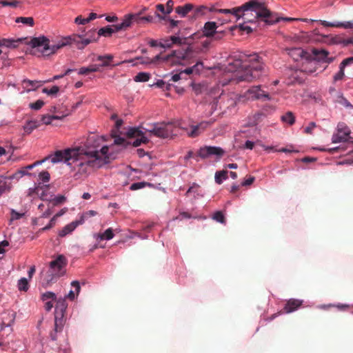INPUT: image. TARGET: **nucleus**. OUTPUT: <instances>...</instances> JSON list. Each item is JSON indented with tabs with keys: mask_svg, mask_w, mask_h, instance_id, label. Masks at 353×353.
<instances>
[{
	"mask_svg": "<svg viewBox=\"0 0 353 353\" xmlns=\"http://www.w3.org/2000/svg\"><path fill=\"white\" fill-rule=\"evenodd\" d=\"M229 81L250 82L258 79L266 73L264 63L261 61L260 57L256 54L250 55H241L239 59L229 63L225 68Z\"/></svg>",
	"mask_w": 353,
	"mask_h": 353,
	"instance_id": "nucleus-1",
	"label": "nucleus"
},
{
	"mask_svg": "<svg viewBox=\"0 0 353 353\" xmlns=\"http://www.w3.org/2000/svg\"><path fill=\"white\" fill-rule=\"evenodd\" d=\"M219 12L230 14L236 20L243 18L244 22H254L257 19H261L268 25L278 23L279 18L276 12H271L263 2L259 0H250L241 6L232 9H219Z\"/></svg>",
	"mask_w": 353,
	"mask_h": 353,
	"instance_id": "nucleus-2",
	"label": "nucleus"
},
{
	"mask_svg": "<svg viewBox=\"0 0 353 353\" xmlns=\"http://www.w3.org/2000/svg\"><path fill=\"white\" fill-rule=\"evenodd\" d=\"M95 40L94 38H83L81 34H74L63 39L57 44L54 45H50L49 39L44 36L32 38L28 44L32 48L40 52L43 56H49L67 45L74 44L78 49H83L86 46Z\"/></svg>",
	"mask_w": 353,
	"mask_h": 353,
	"instance_id": "nucleus-3",
	"label": "nucleus"
},
{
	"mask_svg": "<svg viewBox=\"0 0 353 353\" xmlns=\"http://www.w3.org/2000/svg\"><path fill=\"white\" fill-rule=\"evenodd\" d=\"M104 139L102 137H99L95 134H91L88 136L84 147H77L81 152L85 155L94 158H102L103 161L110 163L112 159L111 154L109 153V147L102 145Z\"/></svg>",
	"mask_w": 353,
	"mask_h": 353,
	"instance_id": "nucleus-4",
	"label": "nucleus"
},
{
	"mask_svg": "<svg viewBox=\"0 0 353 353\" xmlns=\"http://www.w3.org/2000/svg\"><path fill=\"white\" fill-rule=\"evenodd\" d=\"M74 162L77 163L76 166L77 168V171L74 174L76 179L86 176L91 169L99 168L108 163V162L103 161L102 158H94L88 155L85 156L79 150L78 156H77L73 161V163Z\"/></svg>",
	"mask_w": 353,
	"mask_h": 353,
	"instance_id": "nucleus-5",
	"label": "nucleus"
},
{
	"mask_svg": "<svg viewBox=\"0 0 353 353\" xmlns=\"http://www.w3.org/2000/svg\"><path fill=\"white\" fill-rule=\"evenodd\" d=\"M68 307L65 299H59L55 305L54 329L50 332V336L52 341L57 340V333L62 331L64 325V314Z\"/></svg>",
	"mask_w": 353,
	"mask_h": 353,
	"instance_id": "nucleus-6",
	"label": "nucleus"
},
{
	"mask_svg": "<svg viewBox=\"0 0 353 353\" xmlns=\"http://www.w3.org/2000/svg\"><path fill=\"white\" fill-rule=\"evenodd\" d=\"M185 49L173 50L170 54L165 57V60H169L174 64H181L182 61L190 60L195 57L199 51L190 43Z\"/></svg>",
	"mask_w": 353,
	"mask_h": 353,
	"instance_id": "nucleus-7",
	"label": "nucleus"
},
{
	"mask_svg": "<svg viewBox=\"0 0 353 353\" xmlns=\"http://www.w3.org/2000/svg\"><path fill=\"white\" fill-rule=\"evenodd\" d=\"M79 150L77 148H68L63 150H57L54 154L49 155L45 158L42 161H45L47 159H50L52 163H57L64 161L68 165H71L70 161H74V158L78 156Z\"/></svg>",
	"mask_w": 353,
	"mask_h": 353,
	"instance_id": "nucleus-8",
	"label": "nucleus"
},
{
	"mask_svg": "<svg viewBox=\"0 0 353 353\" xmlns=\"http://www.w3.org/2000/svg\"><path fill=\"white\" fill-rule=\"evenodd\" d=\"M176 127L172 123H155L152 126V134L160 138H168L176 135Z\"/></svg>",
	"mask_w": 353,
	"mask_h": 353,
	"instance_id": "nucleus-9",
	"label": "nucleus"
},
{
	"mask_svg": "<svg viewBox=\"0 0 353 353\" xmlns=\"http://www.w3.org/2000/svg\"><path fill=\"white\" fill-rule=\"evenodd\" d=\"M142 127L131 128L127 132V136L130 138L137 137L132 143L134 147H138L141 143H147L149 142L148 139L144 135L143 132L141 130Z\"/></svg>",
	"mask_w": 353,
	"mask_h": 353,
	"instance_id": "nucleus-10",
	"label": "nucleus"
},
{
	"mask_svg": "<svg viewBox=\"0 0 353 353\" xmlns=\"http://www.w3.org/2000/svg\"><path fill=\"white\" fill-rule=\"evenodd\" d=\"M67 260L63 255H59L58 257L50 263V275L60 276L63 268L66 265Z\"/></svg>",
	"mask_w": 353,
	"mask_h": 353,
	"instance_id": "nucleus-11",
	"label": "nucleus"
},
{
	"mask_svg": "<svg viewBox=\"0 0 353 353\" xmlns=\"http://www.w3.org/2000/svg\"><path fill=\"white\" fill-rule=\"evenodd\" d=\"M224 150L216 146H205L201 148L199 151V156L203 159L208 158L210 156L215 155L220 158L224 154Z\"/></svg>",
	"mask_w": 353,
	"mask_h": 353,
	"instance_id": "nucleus-12",
	"label": "nucleus"
},
{
	"mask_svg": "<svg viewBox=\"0 0 353 353\" xmlns=\"http://www.w3.org/2000/svg\"><path fill=\"white\" fill-rule=\"evenodd\" d=\"M350 133V130L344 123L338 124V132L332 136L333 143L345 142L347 140Z\"/></svg>",
	"mask_w": 353,
	"mask_h": 353,
	"instance_id": "nucleus-13",
	"label": "nucleus"
},
{
	"mask_svg": "<svg viewBox=\"0 0 353 353\" xmlns=\"http://www.w3.org/2000/svg\"><path fill=\"white\" fill-rule=\"evenodd\" d=\"M137 17V14H129L125 15L121 23L114 24L111 26L112 30H113V33L126 30L131 26L132 23L133 22V19Z\"/></svg>",
	"mask_w": 353,
	"mask_h": 353,
	"instance_id": "nucleus-14",
	"label": "nucleus"
},
{
	"mask_svg": "<svg viewBox=\"0 0 353 353\" xmlns=\"http://www.w3.org/2000/svg\"><path fill=\"white\" fill-rule=\"evenodd\" d=\"M211 124L212 123L210 121H202L197 125H191L190 130L187 132L188 137L194 138L199 136L208 128Z\"/></svg>",
	"mask_w": 353,
	"mask_h": 353,
	"instance_id": "nucleus-15",
	"label": "nucleus"
},
{
	"mask_svg": "<svg viewBox=\"0 0 353 353\" xmlns=\"http://www.w3.org/2000/svg\"><path fill=\"white\" fill-rule=\"evenodd\" d=\"M312 53L314 56V59L319 62L330 63L334 59V57H329V52L324 49L313 48Z\"/></svg>",
	"mask_w": 353,
	"mask_h": 353,
	"instance_id": "nucleus-16",
	"label": "nucleus"
},
{
	"mask_svg": "<svg viewBox=\"0 0 353 353\" xmlns=\"http://www.w3.org/2000/svg\"><path fill=\"white\" fill-rule=\"evenodd\" d=\"M113 34V30H112V27L110 26H105L104 28H101L99 30L97 36L96 37V33L94 31H90L88 32L85 36H83V38H90V39H95L96 41L99 36L103 37H110Z\"/></svg>",
	"mask_w": 353,
	"mask_h": 353,
	"instance_id": "nucleus-17",
	"label": "nucleus"
},
{
	"mask_svg": "<svg viewBox=\"0 0 353 353\" xmlns=\"http://www.w3.org/2000/svg\"><path fill=\"white\" fill-rule=\"evenodd\" d=\"M249 94L252 97L256 99L270 100V95L264 90H261L260 86H253L248 90Z\"/></svg>",
	"mask_w": 353,
	"mask_h": 353,
	"instance_id": "nucleus-18",
	"label": "nucleus"
},
{
	"mask_svg": "<svg viewBox=\"0 0 353 353\" xmlns=\"http://www.w3.org/2000/svg\"><path fill=\"white\" fill-rule=\"evenodd\" d=\"M196 33L192 34L190 37H181L179 36V32L175 35L170 37L171 43L174 46L175 44L182 46L189 44V39H195L199 38Z\"/></svg>",
	"mask_w": 353,
	"mask_h": 353,
	"instance_id": "nucleus-19",
	"label": "nucleus"
},
{
	"mask_svg": "<svg viewBox=\"0 0 353 353\" xmlns=\"http://www.w3.org/2000/svg\"><path fill=\"white\" fill-rule=\"evenodd\" d=\"M303 301L299 299H291L288 300L283 307V312L291 313L296 310L301 305Z\"/></svg>",
	"mask_w": 353,
	"mask_h": 353,
	"instance_id": "nucleus-20",
	"label": "nucleus"
},
{
	"mask_svg": "<svg viewBox=\"0 0 353 353\" xmlns=\"http://www.w3.org/2000/svg\"><path fill=\"white\" fill-rule=\"evenodd\" d=\"M217 28L216 23L214 21L206 22L203 29L202 36L207 37H212Z\"/></svg>",
	"mask_w": 353,
	"mask_h": 353,
	"instance_id": "nucleus-21",
	"label": "nucleus"
},
{
	"mask_svg": "<svg viewBox=\"0 0 353 353\" xmlns=\"http://www.w3.org/2000/svg\"><path fill=\"white\" fill-rule=\"evenodd\" d=\"M219 10H216L213 8H208L207 6H200L195 9L193 8V17L196 19L199 17H201L205 14L208 12H213V11H218Z\"/></svg>",
	"mask_w": 353,
	"mask_h": 353,
	"instance_id": "nucleus-22",
	"label": "nucleus"
},
{
	"mask_svg": "<svg viewBox=\"0 0 353 353\" xmlns=\"http://www.w3.org/2000/svg\"><path fill=\"white\" fill-rule=\"evenodd\" d=\"M194 6L192 3H186L184 6H177L175 12L182 17H185L190 12L192 11Z\"/></svg>",
	"mask_w": 353,
	"mask_h": 353,
	"instance_id": "nucleus-23",
	"label": "nucleus"
},
{
	"mask_svg": "<svg viewBox=\"0 0 353 353\" xmlns=\"http://www.w3.org/2000/svg\"><path fill=\"white\" fill-rule=\"evenodd\" d=\"M97 17H102V15L98 16L97 14L91 12L88 18H83L81 15L77 16L74 19V22L77 24L84 25L97 19Z\"/></svg>",
	"mask_w": 353,
	"mask_h": 353,
	"instance_id": "nucleus-24",
	"label": "nucleus"
},
{
	"mask_svg": "<svg viewBox=\"0 0 353 353\" xmlns=\"http://www.w3.org/2000/svg\"><path fill=\"white\" fill-rule=\"evenodd\" d=\"M80 224L79 221L72 222L70 224L65 225L63 228L61 230H60L59 235L61 237H63L66 236L67 234L71 233L74 229L77 228V226Z\"/></svg>",
	"mask_w": 353,
	"mask_h": 353,
	"instance_id": "nucleus-25",
	"label": "nucleus"
},
{
	"mask_svg": "<svg viewBox=\"0 0 353 353\" xmlns=\"http://www.w3.org/2000/svg\"><path fill=\"white\" fill-rule=\"evenodd\" d=\"M22 40L23 39H19L17 40L3 39L0 40V46L14 48L17 46V43L21 42Z\"/></svg>",
	"mask_w": 353,
	"mask_h": 353,
	"instance_id": "nucleus-26",
	"label": "nucleus"
},
{
	"mask_svg": "<svg viewBox=\"0 0 353 353\" xmlns=\"http://www.w3.org/2000/svg\"><path fill=\"white\" fill-rule=\"evenodd\" d=\"M68 114H63L61 116L59 115H43L41 117V121L46 125H49L52 123V120L54 119H62L65 117H66Z\"/></svg>",
	"mask_w": 353,
	"mask_h": 353,
	"instance_id": "nucleus-27",
	"label": "nucleus"
},
{
	"mask_svg": "<svg viewBox=\"0 0 353 353\" xmlns=\"http://www.w3.org/2000/svg\"><path fill=\"white\" fill-rule=\"evenodd\" d=\"M281 119L283 123H288L290 125H293L295 122V117L294 114L290 111H288L282 115Z\"/></svg>",
	"mask_w": 353,
	"mask_h": 353,
	"instance_id": "nucleus-28",
	"label": "nucleus"
},
{
	"mask_svg": "<svg viewBox=\"0 0 353 353\" xmlns=\"http://www.w3.org/2000/svg\"><path fill=\"white\" fill-rule=\"evenodd\" d=\"M352 42V39H345L339 36H335L332 38V43L334 44H342L344 46H347Z\"/></svg>",
	"mask_w": 353,
	"mask_h": 353,
	"instance_id": "nucleus-29",
	"label": "nucleus"
},
{
	"mask_svg": "<svg viewBox=\"0 0 353 353\" xmlns=\"http://www.w3.org/2000/svg\"><path fill=\"white\" fill-rule=\"evenodd\" d=\"M39 126V123L37 121H29L23 127L25 132L28 134H30L34 129Z\"/></svg>",
	"mask_w": 353,
	"mask_h": 353,
	"instance_id": "nucleus-30",
	"label": "nucleus"
},
{
	"mask_svg": "<svg viewBox=\"0 0 353 353\" xmlns=\"http://www.w3.org/2000/svg\"><path fill=\"white\" fill-rule=\"evenodd\" d=\"M228 172L227 170H222L216 172L215 174V181L218 184H221L223 180L228 179Z\"/></svg>",
	"mask_w": 353,
	"mask_h": 353,
	"instance_id": "nucleus-31",
	"label": "nucleus"
},
{
	"mask_svg": "<svg viewBox=\"0 0 353 353\" xmlns=\"http://www.w3.org/2000/svg\"><path fill=\"white\" fill-rule=\"evenodd\" d=\"M156 9H157V12H156V16L160 19V20H166V17L165 16H163L161 14H160L159 13V12H160L161 14L165 15V14H168L167 12H166V8L165 7V6L163 4H157L156 6Z\"/></svg>",
	"mask_w": 353,
	"mask_h": 353,
	"instance_id": "nucleus-32",
	"label": "nucleus"
},
{
	"mask_svg": "<svg viewBox=\"0 0 353 353\" xmlns=\"http://www.w3.org/2000/svg\"><path fill=\"white\" fill-rule=\"evenodd\" d=\"M114 237V233L112 228L107 229L103 233L98 234V238L101 240H110Z\"/></svg>",
	"mask_w": 353,
	"mask_h": 353,
	"instance_id": "nucleus-33",
	"label": "nucleus"
},
{
	"mask_svg": "<svg viewBox=\"0 0 353 353\" xmlns=\"http://www.w3.org/2000/svg\"><path fill=\"white\" fill-rule=\"evenodd\" d=\"M150 78V74L148 72H139L134 78L137 82H146Z\"/></svg>",
	"mask_w": 353,
	"mask_h": 353,
	"instance_id": "nucleus-34",
	"label": "nucleus"
},
{
	"mask_svg": "<svg viewBox=\"0 0 353 353\" xmlns=\"http://www.w3.org/2000/svg\"><path fill=\"white\" fill-rule=\"evenodd\" d=\"M8 178L4 177L0 183V196H1L5 192L9 191L11 188L10 183L7 181Z\"/></svg>",
	"mask_w": 353,
	"mask_h": 353,
	"instance_id": "nucleus-35",
	"label": "nucleus"
},
{
	"mask_svg": "<svg viewBox=\"0 0 353 353\" xmlns=\"http://www.w3.org/2000/svg\"><path fill=\"white\" fill-rule=\"evenodd\" d=\"M18 288L20 291L26 292L29 288V285L27 279L21 278L18 281Z\"/></svg>",
	"mask_w": 353,
	"mask_h": 353,
	"instance_id": "nucleus-36",
	"label": "nucleus"
},
{
	"mask_svg": "<svg viewBox=\"0 0 353 353\" xmlns=\"http://www.w3.org/2000/svg\"><path fill=\"white\" fill-rule=\"evenodd\" d=\"M16 22L28 24L30 26H34V19L32 17H17L16 19Z\"/></svg>",
	"mask_w": 353,
	"mask_h": 353,
	"instance_id": "nucleus-37",
	"label": "nucleus"
},
{
	"mask_svg": "<svg viewBox=\"0 0 353 353\" xmlns=\"http://www.w3.org/2000/svg\"><path fill=\"white\" fill-rule=\"evenodd\" d=\"M112 59L113 57L112 55L108 54L105 56H99L97 60L102 61L101 66H108L110 65V62Z\"/></svg>",
	"mask_w": 353,
	"mask_h": 353,
	"instance_id": "nucleus-38",
	"label": "nucleus"
},
{
	"mask_svg": "<svg viewBox=\"0 0 353 353\" xmlns=\"http://www.w3.org/2000/svg\"><path fill=\"white\" fill-rule=\"evenodd\" d=\"M138 15V17L133 19V21H136L137 23H141L142 22H152L153 21V17L148 15L145 17H140V13L137 14Z\"/></svg>",
	"mask_w": 353,
	"mask_h": 353,
	"instance_id": "nucleus-39",
	"label": "nucleus"
},
{
	"mask_svg": "<svg viewBox=\"0 0 353 353\" xmlns=\"http://www.w3.org/2000/svg\"><path fill=\"white\" fill-rule=\"evenodd\" d=\"M114 137V143L115 145H122L123 146L124 148L126 147L128 145H129L130 143L126 141V140L123 138V137H121L119 136H112Z\"/></svg>",
	"mask_w": 353,
	"mask_h": 353,
	"instance_id": "nucleus-40",
	"label": "nucleus"
},
{
	"mask_svg": "<svg viewBox=\"0 0 353 353\" xmlns=\"http://www.w3.org/2000/svg\"><path fill=\"white\" fill-rule=\"evenodd\" d=\"M199 191H200V186L198 184H196V183H193L192 185H191L188 188V190L186 192L185 194L188 196L190 193H194V194H196L198 196L199 195L202 196V194H200Z\"/></svg>",
	"mask_w": 353,
	"mask_h": 353,
	"instance_id": "nucleus-41",
	"label": "nucleus"
},
{
	"mask_svg": "<svg viewBox=\"0 0 353 353\" xmlns=\"http://www.w3.org/2000/svg\"><path fill=\"white\" fill-rule=\"evenodd\" d=\"M97 214V212L94 210L87 211L82 214L80 221H79V223L80 224H81L84 222L85 220L88 219V218H90L91 216H94Z\"/></svg>",
	"mask_w": 353,
	"mask_h": 353,
	"instance_id": "nucleus-42",
	"label": "nucleus"
},
{
	"mask_svg": "<svg viewBox=\"0 0 353 353\" xmlns=\"http://www.w3.org/2000/svg\"><path fill=\"white\" fill-rule=\"evenodd\" d=\"M212 219L221 223H225V216L221 211H216L212 216Z\"/></svg>",
	"mask_w": 353,
	"mask_h": 353,
	"instance_id": "nucleus-43",
	"label": "nucleus"
},
{
	"mask_svg": "<svg viewBox=\"0 0 353 353\" xmlns=\"http://www.w3.org/2000/svg\"><path fill=\"white\" fill-rule=\"evenodd\" d=\"M23 84H26L27 85H30L32 87V90H36L39 88L41 84V81H32L29 79H24L23 81Z\"/></svg>",
	"mask_w": 353,
	"mask_h": 353,
	"instance_id": "nucleus-44",
	"label": "nucleus"
},
{
	"mask_svg": "<svg viewBox=\"0 0 353 353\" xmlns=\"http://www.w3.org/2000/svg\"><path fill=\"white\" fill-rule=\"evenodd\" d=\"M155 85L158 87V88H163V89H165L166 90H170L171 89V87L172 86V84L169 83H166L165 81H164L163 80H158L157 81V83H155Z\"/></svg>",
	"mask_w": 353,
	"mask_h": 353,
	"instance_id": "nucleus-45",
	"label": "nucleus"
},
{
	"mask_svg": "<svg viewBox=\"0 0 353 353\" xmlns=\"http://www.w3.org/2000/svg\"><path fill=\"white\" fill-rule=\"evenodd\" d=\"M41 299L43 301H54L56 300V294L52 292H46L41 295Z\"/></svg>",
	"mask_w": 353,
	"mask_h": 353,
	"instance_id": "nucleus-46",
	"label": "nucleus"
},
{
	"mask_svg": "<svg viewBox=\"0 0 353 353\" xmlns=\"http://www.w3.org/2000/svg\"><path fill=\"white\" fill-rule=\"evenodd\" d=\"M59 91V87L57 85L52 86L50 89L44 88L42 92L48 95H54Z\"/></svg>",
	"mask_w": 353,
	"mask_h": 353,
	"instance_id": "nucleus-47",
	"label": "nucleus"
},
{
	"mask_svg": "<svg viewBox=\"0 0 353 353\" xmlns=\"http://www.w3.org/2000/svg\"><path fill=\"white\" fill-rule=\"evenodd\" d=\"M19 2L17 1H9V0H1L0 1V4L3 6H10L12 8H16L18 6Z\"/></svg>",
	"mask_w": 353,
	"mask_h": 353,
	"instance_id": "nucleus-48",
	"label": "nucleus"
},
{
	"mask_svg": "<svg viewBox=\"0 0 353 353\" xmlns=\"http://www.w3.org/2000/svg\"><path fill=\"white\" fill-rule=\"evenodd\" d=\"M43 105H44V102L42 100L39 99L34 103H30L29 107L31 109L38 110L41 109L43 106Z\"/></svg>",
	"mask_w": 353,
	"mask_h": 353,
	"instance_id": "nucleus-49",
	"label": "nucleus"
},
{
	"mask_svg": "<svg viewBox=\"0 0 353 353\" xmlns=\"http://www.w3.org/2000/svg\"><path fill=\"white\" fill-rule=\"evenodd\" d=\"M321 25L325 27H344V23H332L327 21H320Z\"/></svg>",
	"mask_w": 353,
	"mask_h": 353,
	"instance_id": "nucleus-50",
	"label": "nucleus"
},
{
	"mask_svg": "<svg viewBox=\"0 0 353 353\" xmlns=\"http://www.w3.org/2000/svg\"><path fill=\"white\" fill-rule=\"evenodd\" d=\"M11 218L10 219V222L11 223L14 220H18L22 218L24 216L23 213H19L15 211L14 210H11Z\"/></svg>",
	"mask_w": 353,
	"mask_h": 353,
	"instance_id": "nucleus-51",
	"label": "nucleus"
},
{
	"mask_svg": "<svg viewBox=\"0 0 353 353\" xmlns=\"http://www.w3.org/2000/svg\"><path fill=\"white\" fill-rule=\"evenodd\" d=\"M338 102L346 108L353 109V105H352L345 97L342 96L339 97Z\"/></svg>",
	"mask_w": 353,
	"mask_h": 353,
	"instance_id": "nucleus-52",
	"label": "nucleus"
},
{
	"mask_svg": "<svg viewBox=\"0 0 353 353\" xmlns=\"http://www.w3.org/2000/svg\"><path fill=\"white\" fill-rule=\"evenodd\" d=\"M344 68H341V65L340 64L339 65V71L334 76V81H339V80H341L345 74H344Z\"/></svg>",
	"mask_w": 353,
	"mask_h": 353,
	"instance_id": "nucleus-53",
	"label": "nucleus"
},
{
	"mask_svg": "<svg viewBox=\"0 0 353 353\" xmlns=\"http://www.w3.org/2000/svg\"><path fill=\"white\" fill-rule=\"evenodd\" d=\"M165 56H162L161 53L159 54H157L154 58L150 59V63L151 64H155L159 61H162L163 62L169 61V60H165Z\"/></svg>",
	"mask_w": 353,
	"mask_h": 353,
	"instance_id": "nucleus-54",
	"label": "nucleus"
},
{
	"mask_svg": "<svg viewBox=\"0 0 353 353\" xmlns=\"http://www.w3.org/2000/svg\"><path fill=\"white\" fill-rule=\"evenodd\" d=\"M159 46L163 48H170L173 46V45L171 43V40L170 37L168 39H165L163 40V42H160L159 43Z\"/></svg>",
	"mask_w": 353,
	"mask_h": 353,
	"instance_id": "nucleus-55",
	"label": "nucleus"
},
{
	"mask_svg": "<svg viewBox=\"0 0 353 353\" xmlns=\"http://www.w3.org/2000/svg\"><path fill=\"white\" fill-rule=\"evenodd\" d=\"M37 195L39 196L41 199L43 200V201H51V198L52 197V195H50L49 196L48 194L45 192V191L43 189L39 192V194H37Z\"/></svg>",
	"mask_w": 353,
	"mask_h": 353,
	"instance_id": "nucleus-56",
	"label": "nucleus"
},
{
	"mask_svg": "<svg viewBox=\"0 0 353 353\" xmlns=\"http://www.w3.org/2000/svg\"><path fill=\"white\" fill-rule=\"evenodd\" d=\"M199 65H202V63H201V62H198V63H196L193 67L186 68L185 70L182 71L181 72H183V74H190L193 73V72L196 70V68Z\"/></svg>",
	"mask_w": 353,
	"mask_h": 353,
	"instance_id": "nucleus-57",
	"label": "nucleus"
},
{
	"mask_svg": "<svg viewBox=\"0 0 353 353\" xmlns=\"http://www.w3.org/2000/svg\"><path fill=\"white\" fill-rule=\"evenodd\" d=\"M50 174L47 171L41 172L39 174V179L43 181V182H48L50 181Z\"/></svg>",
	"mask_w": 353,
	"mask_h": 353,
	"instance_id": "nucleus-58",
	"label": "nucleus"
},
{
	"mask_svg": "<svg viewBox=\"0 0 353 353\" xmlns=\"http://www.w3.org/2000/svg\"><path fill=\"white\" fill-rule=\"evenodd\" d=\"M42 190V187L38 186L35 188H29L28 195L32 196L34 194H39V192Z\"/></svg>",
	"mask_w": 353,
	"mask_h": 353,
	"instance_id": "nucleus-59",
	"label": "nucleus"
},
{
	"mask_svg": "<svg viewBox=\"0 0 353 353\" xmlns=\"http://www.w3.org/2000/svg\"><path fill=\"white\" fill-rule=\"evenodd\" d=\"M64 200H65V197L63 196H57L52 199H51L50 202L52 203L53 205H56L63 203L64 201Z\"/></svg>",
	"mask_w": 353,
	"mask_h": 353,
	"instance_id": "nucleus-60",
	"label": "nucleus"
},
{
	"mask_svg": "<svg viewBox=\"0 0 353 353\" xmlns=\"http://www.w3.org/2000/svg\"><path fill=\"white\" fill-rule=\"evenodd\" d=\"M145 187V183L143 182H137L134 183L130 185L131 190H137Z\"/></svg>",
	"mask_w": 353,
	"mask_h": 353,
	"instance_id": "nucleus-61",
	"label": "nucleus"
},
{
	"mask_svg": "<svg viewBox=\"0 0 353 353\" xmlns=\"http://www.w3.org/2000/svg\"><path fill=\"white\" fill-rule=\"evenodd\" d=\"M192 217L191 214L187 212H182L180 214L174 218L175 220H182L183 219H190Z\"/></svg>",
	"mask_w": 353,
	"mask_h": 353,
	"instance_id": "nucleus-62",
	"label": "nucleus"
},
{
	"mask_svg": "<svg viewBox=\"0 0 353 353\" xmlns=\"http://www.w3.org/2000/svg\"><path fill=\"white\" fill-rule=\"evenodd\" d=\"M316 125L314 122H310L308 125V126H307L305 128V132L307 133V134H312V130H314V128H316Z\"/></svg>",
	"mask_w": 353,
	"mask_h": 353,
	"instance_id": "nucleus-63",
	"label": "nucleus"
},
{
	"mask_svg": "<svg viewBox=\"0 0 353 353\" xmlns=\"http://www.w3.org/2000/svg\"><path fill=\"white\" fill-rule=\"evenodd\" d=\"M174 1L172 0H168L166 3V12L170 14L173 10Z\"/></svg>",
	"mask_w": 353,
	"mask_h": 353,
	"instance_id": "nucleus-64",
	"label": "nucleus"
}]
</instances>
